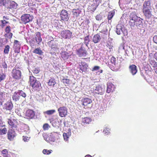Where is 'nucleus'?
Instances as JSON below:
<instances>
[{
  "mask_svg": "<svg viewBox=\"0 0 157 157\" xmlns=\"http://www.w3.org/2000/svg\"><path fill=\"white\" fill-rule=\"evenodd\" d=\"M129 25L132 29L135 26L138 28H141L143 26L141 18L137 16L135 12H132L130 14Z\"/></svg>",
  "mask_w": 157,
  "mask_h": 157,
  "instance_id": "1",
  "label": "nucleus"
},
{
  "mask_svg": "<svg viewBox=\"0 0 157 157\" xmlns=\"http://www.w3.org/2000/svg\"><path fill=\"white\" fill-rule=\"evenodd\" d=\"M76 52L79 57H86L87 53L82 44L80 43L76 45Z\"/></svg>",
  "mask_w": 157,
  "mask_h": 157,
  "instance_id": "2",
  "label": "nucleus"
},
{
  "mask_svg": "<svg viewBox=\"0 0 157 157\" xmlns=\"http://www.w3.org/2000/svg\"><path fill=\"white\" fill-rule=\"evenodd\" d=\"M29 82L35 90L39 91L41 88L40 82L36 80V78L33 76H30Z\"/></svg>",
  "mask_w": 157,
  "mask_h": 157,
  "instance_id": "3",
  "label": "nucleus"
},
{
  "mask_svg": "<svg viewBox=\"0 0 157 157\" xmlns=\"http://www.w3.org/2000/svg\"><path fill=\"white\" fill-rule=\"evenodd\" d=\"M105 86L102 85H96L94 87V94L95 96L98 95H103L105 90Z\"/></svg>",
  "mask_w": 157,
  "mask_h": 157,
  "instance_id": "4",
  "label": "nucleus"
},
{
  "mask_svg": "<svg viewBox=\"0 0 157 157\" xmlns=\"http://www.w3.org/2000/svg\"><path fill=\"white\" fill-rule=\"evenodd\" d=\"M116 33L118 35L123 33L125 36L127 34V30L124 28L123 25L118 24L116 26Z\"/></svg>",
  "mask_w": 157,
  "mask_h": 157,
  "instance_id": "5",
  "label": "nucleus"
},
{
  "mask_svg": "<svg viewBox=\"0 0 157 157\" xmlns=\"http://www.w3.org/2000/svg\"><path fill=\"white\" fill-rule=\"evenodd\" d=\"M82 105L85 109L91 108L92 106V101L89 98H84L82 100Z\"/></svg>",
  "mask_w": 157,
  "mask_h": 157,
  "instance_id": "6",
  "label": "nucleus"
},
{
  "mask_svg": "<svg viewBox=\"0 0 157 157\" xmlns=\"http://www.w3.org/2000/svg\"><path fill=\"white\" fill-rule=\"evenodd\" d=\"M21 18L23 22L26 24L32 21L33 19V16L29 14H26L22 16Z\"/></svg>",
  "mask_w": 157,
  "mask_h": 157,
  "instance_id": "7",
  "label": "nucleus"
},
{
  "mask_svg": "<svg viewBox=\"0 0 157 157\" xmlns=\"http://www.w3.org/2000/svg\"><path fill=\"white\" fill-rule=\"evenodd\" d=\"M12 76L15 79H19L21 76V71L19 70L14 68L12 71Z\"/></svg>",
  "mask_w": 157,
  "mask_h": 157,
  "instance_id": "8",
  "label": "nucleus"
},
{
  "mask_svg": "<svg viewBox=\"0 0 157 157\" xmlns=\"http://www.w3.org/2000/svg\"><path fill=\"white\" fill-rule=\"evenodd\" d=\"M2 107L4 111L5 112L8 111L10 112L12 109L13 105L11 102L8 101L3 105Z\"/></svg>",
  "mask_w": 157,
  "mask_h": 157,
  "instance_id": "9",
  "label": "nucleus"
},
{
  "mask_svg": "<svg viewBox=\"0 0 157 157\" xmlns=\"http://www.w3.org/2000/svg\"><path fill=\"white\" fill-rule=\"evenodd\" d=\"M59 115L61 117H65L67 115V109L66 107L64 106L59 107L58 110Z\"/></svg>",
  "mask_w": 157,
  "mask_h": 157,
  "instance_id": "10",
  "label": "nucleus"
},
{
  "mask_svg": "<svg viewBox=\"0 0 157 157\" xmlns=\"http://www.w3.org/2000/svg\"><path fill=\"white\" fill-rule=\"evenodd\" d=\"M60 16L61 20L64 21H67L69 19V16L67 11L65 10H62L61 12Z\"/></svg>",
  "mask_w": 157,
  "mask_h": 157,
  "instance_id": "11",
  "label": "nucleus"
},
{
  "mask_svg": "<svg viewBox=\"0 0 157 157\" xmlns=\"http://www.w3.org/2000/svg\"><path fill=\"white\" fill-rule=\"evenodd\" d=\"M61 34L62 36L65 39H69L71 36L72 33L68 30L62 31Z\"/></svg>",
  "mask_w": 157,
  "mask_h": 157,
  "instance_id": "12",
  "label": "nucleus"
},
{
  "mask_svg": "<svg viewBox=\"0 0 157 157\" xmlns=\"http://www.w3.org/2000/svg\"><path fill=\"white\" fill-rule=\"evenodd\" d=\"M143 11L151 10V1L148 0L145 1L143 4Z\"/></svg>",
  "mask_w": 157,
  "mask_h": 157,
  "instance_id": "13",
  "label": "nucleus"
},
{
  "mask_svg": "<svg viewBox=\"0 0 157 157\" xmlns=\"http://www.w3.org/2000/svg\"><path fill=\"white\" fill-rule=\"evenodd\" d=\"M79 65L80 66V70L82 71V72H85L87 71L88 67L87 64L85 62H82L79 63Z\"/></svg>",
  "mask_w": 157,
  "mask_h": 157,
  "instance_id": "14",
  "label": "nucleus"
},
{
  "mask_svg": "<svg viewBox=\"0 0 157 157\" xmlns=\"http://www.w3.org/2000/svg\"><path fill=\"white\" fill-rule=\"evenodd\" d=\"M25 116L27 118L32 119L35 116V113L34 111L31 109H28L27 110L25 113Z\"/></svg>",
  "mask_w": 157,
  "mask_h": 157,
  "instance_id": "15",
  "label": "nucleus"
},
{
  "mask_svg": "<svg viewBox=\"0 0 157 157\" xmlns=\"http://www.w3.org/2000/svg\"><path fill=\"white\" fill-rule=\"evenodd\" d=\"M129 71L132 75H135L137 72V67L134 64L130 65L129 66Z\"/></svg>",
  "mask_w": 157,
  "mask_h": 157,
  "instance_id": "16",
  "label": "nucleus"
},
{
  "mask_svg": "<svg viewBox=\"0 0 157 157\" xmlns=\"http://www.w3.org/2000/svg\"><path fill=\"white\" fill-rule=\"evenodd\" d=\"M8 123L12 127L16 128L17 124V121L15 119L11 118L8 120Z\"/></svg>",
  "mask_w": 157,
  "mask_h": 157,
  "instance_id": "17",
  "label": "nucleus"
},
{
  "mask_svg": "<svg viewBox=\"0 0 157 157\" xmlns=\"http://www.w3.org/2000/svg\"><path fill=\"white\" fill-rule=\"evenodd\" d=\"M16 136V133L14 130H9L8 133V138L10 140H12Z\"/></svg>",
  "mask_w": 157,
  "mask_h": 157,
  "instance_id": "18",
  "label": "nucleus"
},
{
  "mask_svg": "<svg viewBox=\"0 0 157 157\" xmlns=\"http://www.w3.org/2000/svg\"><path fill=\"white\" fill-rule=\"evenodd\" d=\"M35 39L36 43L39 44L42 40V38L41 37V33L40 32H37L35 33Z\"/></svg>",
  "mask_w": 157,
  "mask_h": 157,
  "instance_id": "19",
  "label": "nucleus"
},
{
  "mask_svg": "<svg viewBox=\"0 0 157 157\" xmlns=\"http://www.w3.org/2000/svg\"><path fill=\"white\" fill-rule=\"evenodd\" d=\"M114 90V86L113 85L111 82L107 83V86L106 92L108 93L112 92Z\"/></svg>",
  "mask_w": 157,
  "mask_h": 157,
  "instance_id": "20",
  "label": "nucleus"
},
{
  "mask_svg": "<svg viewBox=\"0 0 157 157\" xmlns=\"http://www.w3.org/2000/svg\"><path fill=\"white\" fill-rule=\"evenodd\" d=\"M101 38V37L98 34H96L92 38V41L95 44H96L99 42Z\"/></svg>",
  "mask_w": 157,
  "mask_h": 157,
  "instance_id": "21",
  "label": "nucleus"
},
{
  "mask_svg": "<svg viewBox=\"0 0 157 157\" xmlns=\"http://www.w3.org/2000/svg\"><path fill=\"white\" fill-rule=\"evenodd\" d=\"M151 10H146L143 11L144 15L145 16L147 19H149L152 16Z\"/></svg>",
  "mask_w": 157,
  "mask_h": 157,
  "instance_id": "22",
  "label": "nucleus"
},
{
  "mask_svg": "<svg viewBox=\"0 0 157 157\" xmlns=\"http://www.w3.org/2000/svg\"><path fill=\"white\" fill-rule=\"evenodd\" d=\"M68 132L67 133H64L63 134L64 139L66 141L68 140L69 137L71 135V131L70 129L68 128Z\"/></svg>",
  "mask_w": 157,
  "mask_h": 157,
  "instance_id": "23",
  "label": "nucleus"
},
{
  "mask_svg": "<svg viewBox=\"0 0 157 157\" xmlns=\"http://www.w3.org/2000/svg\"><path fill=\"white\" fill-rule=\"evenodd\" d=\"M33 53L40 56L42 55L44 53L41 48H35L33 50Z\"/></svg>",
  "mask_w": 157,
  "mask_h": 157,
  "instance_id": "24",
  "label": "nucleus"
},
{
  "mask_svg": "<svg viewBox=\"0 0 157 157\" xmlns=\"http://www.w3.org/2000/svg\"><path fill=\"white\" fill-rule=\"evenodd\" d=\"M20 96H19L17 92H15L12 96L13 100L15 102L18 101L20 99Z\"/></svg>",
  "mask_w": 157,
  "mask_h": 157,
  "instance_id": "25",
  "label": "nucleus"
},
{
  "mask_svg": "<svg viewBox=\"0 0 157 157\" xmlns=\"http://www.w3.org/2000/svg\"><path fill=\"white\" fill-rule=\"evenodd\" d=\"M60 54L61 58L64 60H66L68 58L69 55L68 54L65 52H62Z\"/></svg>",
  "mask_w": 157,
  "mask_h": 157,
  "instance_id": "26",
  "label": "nucleus"
},
{
  "mask_svg": "<svg viewBox=\"0 0 157 157\" xmlns=\"http://www.w3.org/2000/svg\"><path fill=\"white\" fill-rule=\"evenodd\" d=\"M110 60L109 63L112 64V66L113 67H115L116 65H117V63H116V59L114 57L112 56Z\"/></svg>",
  "mask_w": 157,
  "mask_h": 157,
  "instance_id": "27",
  "label": "nucleus"
},
{
  "mask_svg": "<svg viewBox=\"0 0 157 157\" xmlns=\"http://www.w3.org/2000/svg\"><path fill=\"white\" fill-rule=\"evenodd\" d=\"M52 125L55 127H58L59 126V120L58 119H55L51 121Z\"/></svg>",
  "mask_w": 157,
  "mask_h": 157,
  "instance_id": "28",
  "label": "nucleus"
},
{
  "mask_svg": "<svg viewBox=\"0 0 157 157\" xmlns=\"http://www.w3.org/2000/svg\"><path fill=\"white\" fill-rule=\"evenodd\" d=\"M56 111L55 109H52L44 111L43 112L45 116V114L48 115H50L53 114L56 112Z\"/></svg>",
  "mask_w": 157,
  "mask_h": 157,
  "instance_id": "29",
  "label": "nucleus"
},
{
  "mask_svg": "<svg viewBox=\"0 0 157 157\" xmlns=\"http://www.w3.org/2000/svg\"><path fill=\"white\" fill-rule=\"evenodd\" d=\"M7 131V129L5 127V126L4 125V126L0 128V135H3L6 134Z\"/></svg>",
  "mask_w": 157,
  "mask_h": 157,
  "instance_id": "30",
  "label": "nucleus"
},
{
  "mask_svg": "<svg viewBox=\"0 0 157 157\" xmlns=\"http://www.w3.org/2000/svg\"><path fill=\"white\" fill-rule=\"evenodd\" d=\"M91 119L90 118L86 117L82 119V124H88L91 121Z\"/></svg>",
  "mask_w": 157,
  "mask_h": 157,
  "instance_id": "31",
  "label": "nucleus"
},
{
  "mask_svg": "<svg viewBox=\"0 0 157 157\" xmlns=\"http://www.w3.org/2000/svg\"><path fill=\"white\" fill-rule=\"evenodd\" d=\"M10 46L9 45H6L4 46L3 53L4 54L7 55L10 51Z\"/></svg>",
  "mask_w": 157,
  "mask_h": 157,
  "instance_id": "32",
  "label": "nucleus"
},
{
  "mask_svg": "<svg viewBox=\"0 0 157 157\" xmlns=\"http://www.w3.org/2000/svg\"><path fill=\"white\" fill-rule=\"evenodd\" d=\"M17 6V4L14 1L11 2L8 7L10 9H16Z\"/></svg>",
  "mask_w": 157,
  "mask_h": 157,
  "instance_id": "33",
  "label": "nucleus"
},
{
  "mask_svg": "<svg viewBox=\"0 0 157 157\" xmlns=\"http://www.w3.org/2000/svg\"><path fill=\"white\" fill-rule=\"evenodd\" d=\"M98 6V5L97 4L94 3L91 5V6H89V9L90 10L94 12L95 10Z\"/></svg>",
  "mask_w": 157,
  "mask_h": 157,
  "instance_id": "34",
  "label": "nucleus"
},
{
  "mask_svg": "<svg viewBox=\"0 0 157 157\" xmlns=\"http://www.w3.org/2000/svg\"><path fill=\"white\" fill-rule=\"evenodd\" d=\"M114 14L115 12L114 10H112L109 12L107 17L108 19L109 20H110L114 15Z\"/></svg>",
  "mask_w": 157,
  "mask_h": 157,
  "instance_id": "35",
  "label": "nucleus"
},
{
  "mask_svg": "<svg viewBox=\"0 0 157 157\" xmlns=\"http://www.w3.org/2000/svg\"><path fill=\"white\" fill-rule=\"evenodd\" d=\"M129 51L127 49L125 51V53L127 54V56H130L132 54L133 55V51L129 47Z\"/></svg>",
  "mask_w": 157,
  "mask_h": 157,
  "instance_id": "36",
  "label": "nucleus"
},
{
  "mask_svg": "<svg viewBox=\"0 0 157 157\" xmlns=\"http://www.w3.org/2000/svg\"><path fill=\"white\" fill-rule=\"evenodd\" d=\"M56 82L55 79L54 78H51L48 82L49 86H53L56 84Z\"/></svg>",
  "mask_w": 157,
  "mask_h": 157,
  "instance_id": "37",
  "label": "nucleus"
},
{
  "mask_svg": "<svg viewBox=\"0 0 157 157\" xmlns=\"http://www.w3.org/2000/svg\"><path fill=\"white\" fill-rule=\"evenodd\" d=\"M5 94L4 92H0V100L2 101H4L5 98Z\"/></svg>",
  "mask_w": 157,
  "mask_h": 157,
  "instance_id": "38",
  "label": "nucleus"
},
{
  "mask_svg": "<svg viewBox=\"0 0 157 157\" xmlns=\"http://www.w3.org/2000/svg\"><path fill=\"white\" fill-rule=\"evenodd\" d=\"M17 92L19 96H21L24 98H25L26 96V94L22 90H19Z\"/></svg>",
  "mask_w": 157,
  "mask_h": 157,
  "instance_id": "39",
  "label": "nucleus"
},
{
  "mask_svg": "<svg viewBox=\"0 0 157 157\" xmlns=\"http://www.w3.org/2000/svg\"><path fill=\"white\" fill-rule=\"evenodd\" d=\"M6 75L3 73H1L0 74V82L5 79L6 78Z\"/></svg>",
  "mask_w": 157,
  "mask_h": 157,
  "instance_id": "40",
  "label": "nucleus"
},
{
  "mask_svg": "<svg viewBox=\"0 0 157 157\" xmlns=\"http://www.w3.org/2000/svg\"><path fill=\"white\" fill-rule=\"evenodd\" d=\"M74 17H77L79 14V11L76 10H74L72 12Z\"/></svg>",
  "mask_w": 157,
  "mask_h": 157,
  "instance_id": "41",
  "label": "nucleus"
},
{
  "mask_svg": "<svg viewBox=\"0 0 157 157\" xmlns=\"http://www.w3.org/2000/svg\"><path fill=\"white\" fill-rule=\"evenodd\" d=\"M52 151V150H48L47 149H44L42 151L43 153L44 154L49 155L51 154Z\"/></svg>",
  "mask_w": 157,
  "mask_h": 157,
  "instance_id": "42",
  "label": "nucleus"
},
{
  "mask_svg": "<svg viewBox=\"0 0 157 157\" xmlns=\"http://www.w3.org/2000/svg\"><path fill=\"white\" fill-rule=\"evenodd\" d=\"M110 129L108 128H105L103 131L104 134L108 135L110 133Z\"/></svg>",
  "mask_w": 157,
  "mask_h": 157,
  "instance_id": "43",
  "label": "nucleus"
},
{
  "mask_svg": "<svg viewBox=\"0 0 157 157\" xmlns=\"http://www.w3.org/2000/svg\"><path fill=\"white\" fill-rule=\"evenodd\" d=\"M2 153L3 155V156L6 157L8 155V152L7 150L5 149L2 151Z\"/></svg>",
  "mask_w": 157,
  "mask_h": 157,
  "instance_id": "44",
  "label": "nucleus"
},
{
  "mask_svg": "<svg viewBox=\"0 0 157 157\" xmlns=\"http://www.w3.org/2000/svg\"><path fill=\"white\" fill-rule=\"evenodd\" d=\"M15 49L14 52L15 53H18L20 51V45H18L17 46H16L14 47Z\"/></svg>",
  "mask_w": 157,
  "mask_h": 157,
  "instance_id": "45",
  "label": "nucleus"
},
{
  "mask_svg": "<svg viewBox=\"0 0 157 157\" xmlns=\"http://www.w3.org/2000/svg\"><path fill=\"white\" fill-rule=\"evenodd\" d=\"M85 44L86 46H87L88 44H89V42L90 41V39L89 38V36H87L85 37Z\"/></svg>",
  "mask_w": 157,
  "mask_h": 157,
  "instance_id": "46",
  "label": "nucleus"
},
{
  "mask_svg": "<svg viewBox=\"0 0 157 157\" xmlns=\"http://www.w3.org/2000/svg\"><path fill=\"white\" fill-rule=\"evenodd\" d=\"M2 66L4 70H6L7 68V65L5 61L2 62Z\"/></svg>",
  "mask_w": 157,
  "mask_h": 157,
  "instance_id": "47",
  "label": "nucleus"
},
{
  "mask_svg": "<svg viewBox=\"0 0 157 157\" xmlns=\"http://www.w3.org/2000/svg\"><path fill=\"white\" fill-rule=\"evenodd\" d=\"M102 16L101 14L97 15L96 17V19L97 20L100 21L102 19Z\"/></svg>",
  "mask_w": 157,
  "mask_h": 157,
  "instance_id": "48",
  "label": "nucleus"
},
{
  "mask_svg": "<svg viewBox=\"0 0 157 157\" xmlns=\"http://www.w3.org/2000/svg\"><path fill=\"white\" fill-rule=\"evenodd\" d=\"M49 125L48 124L46 123L43 126V128L44 130H47L49 128Z\"/></svg>",
  "mask_w": 157,
  "mask_h": 157,
  "instance_id": "49",
  "label": "nucleus"
},
{
  "mask_svg": "<svg viewBox=\"0 0 157 157\" xmlns=\"http://www.w3.org/2000/svg\"><path fill=\"white\" fill-rule=\"evenodd\" d=\"M153 39L154 42L157 44V34L153 36Z\"/></svg>",
  "mask_w": 157,
  "mask_h": 157,
  "instance_id": "50",
  "label": "nucleus"
},
{
  "mask_svg": "<svg viewBox=\"0 0 157 157\" xmlns=\"http://www.w3.org/2000/svg\"><path fill=\"white\" fill-rule=\"evenodd\" d=\"M5 35L7 36V37L9 39H10L12 38L13 34L11 33H7V34Z\"/></svg>",
  "mask_w": 157,
  "mask_h": 157,
  "instance_id": "51",
  "label": "nucleus"
},
{
  "mask_svg": "<svg viewBox=\"0 0 157 157\" xmlns=\"http://www.w3.org/2000/svg\"><path fill=\"white\" fill-rule=\"evenodd\" d=\"M23 140L25 142L28 141L29 140V139L30 138V137H28L25 136H23Z\"/></svg>",
  "mask_w": 157,
  "mask_h": 157,
  "instance_id": "52",
  "label": "nucleus"
},
{
  "mask_svg": "<svg viewBox=\"0 0 157 157\" xmlns=\"http://www.w3.org/2000/svg\"><path fill=\"white\" fill-rule=\"evenodd\" d=\"M63 81L64 83L69 84L70 82V80L68 79H63Z\"/></svg>",
  "mask_w": 157,
  "mask_h": 157,
  "instance_id": "53",
  "label": "nucleus"
},
{
  "mask_svg": "<svg viewBox=\"0 0 157 157\" xmlns=\"http://www.w3.org/2000/svg\"><path fill=\"white\" fill-rule=\"evenodd\" d=\"M100 67L98 66H94L92 70V71H97L99 69Z\"/></svg>",
  "mask_w": 157,
  "mask_h": 157,
  "instance_id": "54",
  "label": "nucleus"
},
{
  "mask_svg": "<svg viewBox=\"0 0 157 157\" xmlns=\"http://www.w3.org/2000/svg\"><path fill=\"white\" fill-rule=\"evenodd\" d=\"M40 70L38 69L35 68V69L33 70V72L34 74H37L39 73Z\"/></svg>",
  "mask_w": 157,
  "mask_h": 157,
  "instance_id": "55",
  "label": "nucleus"
},
{
  "mask_svg": "<svg viewBox=\"0 0 157 157\" xmlns=\"http://www.w3.org/2000/svg\"><path fill=\"white\" fill-rule=\"evenodd\" d=\"M10 26H7L6 29V31L7 33H10Z\"/></svg>",
  "mask_w": 157,
  "mask_h": 157,
  "instance_id": "56",
  "label": "nucleus"
},
{
  "mask_svg": "<svg viewBox=\"0 0 157 157\" xmlns=\"http://www.w3.org/2000/svg\"><path fill=\"white\" fill-rule=\"evenodd\" d=\"M19 41L17 40H15L14 42V47H15L16 46H17L18 45H19L18 44Z\"/></svg>",
  "mask_w": 157,
  "mask_h": 157,
  "instance_id": "57",
  "label": "nucleus"
},
{
  "mask_svg": "<svg viewBox=\"0 0 157 157\" xmlns=\"http://www.w3.org/2000/svg\"><path fill=\"white\" fill-rule=\"evenodd\" d=\"M4 126V124L2 122V120L0 119V128Z\"/></svg>",
  "mask_w": 157,
  "mask_h": 157,
  "instance_id": "58",
  "label": "nucleus"
},
{
  "mask_svg": "<svg viewBox=\"0 0 157 157\" xmlns=\"http://www.w3.org/2000/svg\"><path fill=\"white\" fill-rule=\"evenodd\" d=\"M53 42V41L52 40L51 41H50L49 42H48V44H49L50 47H51L52 48H54L55 47H53L52 46V44H51V43H52Z\"/></svg>",
  "mask_w": 157,
  "mask_h": 157,
  "instance_id": "59",
  "label": "nucleus"
},
{
  "mask_svg": "<svg viewBox=\"0 0 157 157\" xmlns=\"http://www.w3.org/2000/svg\"><path fill=\"white\" fill-rule=\"evenodd\" d=\"M2 5H4V2H2L1 0H0V6Z\"/></svg>",
  "mask_w": 157,
  "mask_h": 157,
  "instance_id": "60",
  "label": "nucleus"
},
{
  "mask_svg": "<svg viewBox=\"0 0 157 157\" xmlns=\"http://www.w3.org/2000/svg\"><path fill=\"white\" fill-rule=\"evenodd\" d=\"M3 19L4 20H8L9 18L7 17V16H4L3 17Z\"/></svg>",
  "mask_w": 157,
  "mask_h": 157,
  "instance_id": "61",
  "label": "nucleus"
},
{
  "mask_svg": "<svg viewBox=\"0 0 157 157\" xmlns=\"http://www.w3.org/2000/svg\"><path fill=\"white\" fill-rule=\"evenodd\" d=\"M8 22L6 21L5 20H4L3 21H2V24H6Z\"/></svg>",
  "mask_w": 157,
  "mask_h": 157,
  "instance_id": "62",
  "label": "nucleus"
},
{
  "mask_svg": "<svg viewBox=\"0 0 157 157\" xmlns=\"http://www.w3.org/2000/svg\"><path fill=\"white\" fill-rule=\"evenodd\" d=\"M85 157H92V156L89 155H86Z\"/></svg>",
  "mask_w": 157,
  "mask_h": 157,
  "instance_id": "63",
  "label": "nucleus"
},
{
  "mask_svg": "<svg viewBox=\"0 0 157 157\" xmlns=\"http://www.w3.org/2000/svg\"><path fill=\"white\" fill-rule=\"evenodd\" d=\"M155 72H156V74H157V67L155 68Z\"/></svg>",
  "mask_w": 157,
  "mask_h": 157,
  "instance_id": "64",
  "label": "nucleus"
}]
</instances>
